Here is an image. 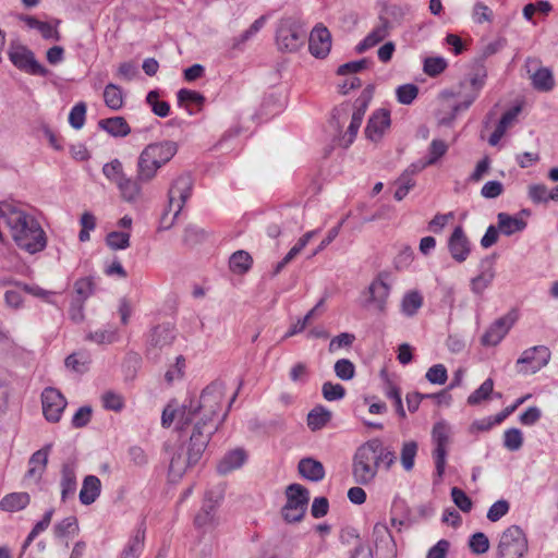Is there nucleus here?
I'll list each match as a JSON object with an SVG mask.
<instances>
[{"label":"nucleus","instance_id":"32","mask_svg":"<svg viewBox=\"0 0 558 558\" xmlns=\"http://www.w3.org/2000/svg\"><path fill=\"white\" fill-rule=\"evenodd\" d=\"M331 420V412L323 405H316L307 414V426L316 432L325 427Z\"/></svg>","mask_w":558,"mask_h":558},{"label":"nucleus","instance_id":"13","mask_svg":"<svg viewBox=\"0 0 558 558\" xmlns=\"http://www.w3.org/2000/svg\"><path fill=\"white\" fill-rule=\"evenodd\" d=\"M10 60L19 69L34 75H46L47 70L34 57V53L25 48H17L10 52Z\"/></svg>","mask_w":558,"mask_h":558},{"label":"nucleus","instance_id":"26","mask_svg":"<svg viewBox=\"0 0 558 558\" xmlns=\"http://www.w3.org/2000/svg\"><path fill=\"white\" fill-rule=\"evenodd\" d=\"M448 148L449 147L445 141L433 140L428 147L426 160L423 161L421 165H412V172H418L428 166L437 163V161L447 154Z\"/></svg>","mask_w":558,"mask_h":558},{"label":"nucleus","instance_id":"6","mask_svg":"<svg viewBox=\"0 0 558 558\" xmlns=\"http://www.w3.org/2000/svg\"><path fill=\"white\" fill-rule=\"evenodd\" d=\"M305 36L306 32L298 20L293 17L282 19L276 33L278 48L282 51H296L303 46Z\"/></svg>","mask_w":558,"mask_h":558},{"label":"nucleus","instance_id":"64","mask_svg":"<svg viewBox=\"0 0 558 558\" xmlns=\"http://www.w3.org/2000/svg\"><path fill=\"white\" fill-rule=\"evenodd\" d=\"M509 511V502L500 499L494 502L487 511V519L492 522H497Z\"/></svg>","mask_w":558,"mask_h":558},{"label":"nucleus","instance_id":"34","mask_svg":"<svg viewBox=\"0 0 558 558\" xmlns=\"http://www.w3.org/2000/svg\"><path fill=\"white\" fill-rule=\"evenodd\" d=\"M145 541V530L140 527L135 534L129 539L126 546L121 553L120 558H138Z\"/></svg>","mask_w":558,"mask_h":558},{"label":"nucleus","instance_id":"33","mask_svg":"<svg viewBox=\"0 0 558 558\" xmlns=\"http://www.w3.org/2000/svg\"><path fill=\"white\" fill-rule=\"evenodd\" d=\"M498 230L505 235H511L515 232L522 231L526 227V222L517 217H512L506 213H499Z\"/></svg>","mask_w":558,"mask_h":558},{"label":"nucleus","instance_id":"12","mask_svg":"<svg viewBox=\"0 0 558 558\" xmlns=\"http://www.w3.org/2000/svg\"><path fill=\"white\" fill-rule=\"evenodd\" d=\"M390 112L386 109L376 110L368 119L365 136L367 140L378 143L381 141L385 132L390 128Z\"/></svg>","mask_w":558,"mask_h":558},{"label":"nucleus","instance_id":"1","mask_svg":"<svg viewBox=\"0 0 558 558\" xmlns=\"http://www.w3.org/2000/svg\"><path fill=\"white\" fill-rule=\"evenodd\" d=\"M223 397L222 384L214 381L202 391L198 400H191L180 409L178 428L183 430L190 424H194L192 432L194 459L206 449L213 434L217 430L215 416L221 410Z\"/></svg>","mask_w":558,"mask_h":558},{"label":"nucleus","instance_id":"5","mask_svg":"<svg viewBox=\"0 0 558 558\" xmlns=\"http://www.w3.org/2000/svg\"><path fill=\"white\" fill-rule=\"evenodd\" d=\"M378 468L375 451L366 441L357 448L353 457L352 475L354 482L360 485L371 484L378 473Z\"/></svg>","mask_w":558,"mask_h":558},{"label":"nucleus","instance_id":"56","mask_svg":"<svg viewBox=\"0 0 558 558\" xmlns=\"http://www.w3.org/2000/svg\"><path fill=\"white\" fill-rule=\"evenodd\" d=\"M451 498L454 505L462 511V512H470L472 510L473 502L471 498L461 489L458 487L451 488Z\"/></svg>","mask_w":558,"mask_h":558},{"label":"nucleus","instance_id":"38","mask_svg":"<svg viewBox=\"0 0 558 558\" xmlns=\"http://www.w3.org/2000/svg\"><path fill=\"white\" fill-rule=\"evenodd\" d=\"M104 100L111 110H120L124 102L122 89L118 85L109 83L104 90Z\"/></svg>","mask_w":558,"mask_h":558},{"label":"nucleus","instance_id":"4","mask_svg":"<svg viewBox=\"0 0 558 558\" xmlns=\"http://www.w3.org/2000/svg\"><path fill=\"white\" fill-rule=\"evenodd\" d=\"M192 187L193 180L190 174H181L172 182L168 192V207L160 218V230H168L173 226L175 218L191 196Z\"/></svg>","mask_w":558,"mask_h":558},{"label":"nucleus","instance_id":"50","mask_svg":"<svg viewBox=\"0 0 558 558\" xmlns=\"http://www.w3.org/2000/svg\"><path fill=\"white\" fill-rule=\"evenodd\" d=\"M216 505L211 501L206 502L202 510L195 517V524L198 527H206L214 523Z\"/></svg>","mask_w":558,"mask_h":558},{"label":"nucleus","instance_id":"11","mask_svg":"<svg viewBox=\"0 0 558 558\" xmlns=\"http://www.w3.org/2000/svg\"><path fill=\"white\" fill-rule=\"evenodd\" d=\"M310 52L319 59L328 56L331 49V34L326 26L317 24L311 32L308 38Z\"/></svg>","mask_w":558,"mask_h":558},{"label":"nucleus","instance_id":"40","mask_svg":"<svg viewBox=\"0 0 558 558\" xmlns=\"http://www.w3.org/2000/svg\"><path fill=\"white\" fill-rule=\"evenodd\" d=\"M266 16H260L253 22V24L244 31L241 35L232 38L231 48L241 49V47L252 39L265 25Z\"/></svg>","mask_w":558,"mask_h":558},{"label":"nucleus","instance_id":"24","mask_svg":"<svg viewBox=\"0 0 558 558\" xmlns=\"http://www.w3.org/2000/svg\"><path fill=\"white\" fill-rule=\"evenodd\" d=\"M521 110V106H514L513 108L509 109L502 114L495 131L492 133L488 140V143L492 146H496L500 142L501 137L505 135L508 128L511 126L512 123L515 121Z\"/></svg>","mask_w":558,"mask_h":558},{"label":"nucleus","instance_id":"47","mask_svg":"<svg viewBox=\"0 0 558 558\" xmlns=\"http://www.w3.org/2000/svg\"><path fill=\"white\" fill-rule=\"evenodd\" d=\"M130 233L111 231L106 236V243L111 250H125L130 246Z\"/></svg>","mask_w":558,"mask_h":558},{"label":"nucleus","instance_id":"49","mask_svg":"<svg viewBox=\"0 0 558 558\" xmlns=\"http://www.w3.org/2000/svg\"><path fill=\"white\" fill-rule=\"evenodd\" d=\"M78 531L77 519L73 515L68 517L54 525V535L62 538L66 535L75 534Z\"/></svg>","mask_w":558,"mask_h":558},{"label":"nucleus","instance_id":"60","mask_svg":"<svg viewBox=\"0 0 558 558\" xmlns=\"http://www.w3.org/2000/svg\"><path fill=\"white\" fill-rule=\"evenodd\" d=\"M469 546L472 553L476 555H482L486 553L489 548L488 537L484 533L477 532L471 536L469 541Z\"/></svg>","mask_w":558,"mask_h":558},{"label":"nucleus","instance_id":"16","mask_svg":"<svg viewBox=\"0 0 558 558\" xmlns=\"http://www.w3.org/2000/svg\"><path fill=\"white\" fill-rule=\"evenodd\" d=\"M52 444H47L41 449L35 451L28 460V470L25 480H34L38 483L47 468L48 456L51 451Z\"/></svg>","mask_w":558,"mask_h":558},{"label":"nucleus","instance_id":"58","mask_svg":"<svg viewBox=\"0 0 558 558\" xmlns=\"http://www.w3.org/2000/svg\"><path fill=\"white\" fill-rule=\"evenodd\" d=\"M52 515H53V509H49L48 511H46L43 519L35 524V526L28 534V536L24 543V546H23L24 548L27 547L40 532L45 531L49 526Z\"/></svg>","mask_w":558,"mask_h":558},{"label":"nucleus","instance_id":"15","mask_svg":"<svg viewBox=\"0 0 558 558\" xmlns=\"http://www.w3.org/2000/svg\"><path fill=\"white\" fill-rule=\"evenodd\" d=\"M192 449H193V442H192V436H191L186 457L183 454V448H180L181 451L174 453L171 457L170 465H169V473L173 478H181L183 476V474L185 473L186 469L190 465L196 464L199 461L203 452L205 451V450H202L199 452V454L197 456V458L194 459L192 457V453H193Z\"/></svg>","mask_w":558,"mask_h":558},{"label":"nucleus","instance_id":"57","mask_svg":"<svg viewBox=\"0 0 558 558\" xmlns=\"http://www.w3.org/2000/svg\"><path fill=\"white\" fill-rule=\"evenodd\" d=\"M85 116L86 105L84 102L76 104L69 114V122L71 126L75 130L82 129L85 123Z\"/></svg>","mask_w":558,"mask_h":558},{"label":"nucleus","instance_id":"37","mask_svg":"<svg viewBox=\"0 0 558 558\" xmlns=\"http://www.w3.org/2000/svg\"><path fill=\"white\" fill-rule=\"evenodd\" d=\"M531 78L533 87L539 92H550L555 86L553 72L548 68H539Z\"/></svg>","mask_w":558,"mask_h":558},{"label":"nucleus","instance_id":"51","mask_svg":"<svg viewBox=\"0 0 558 558\" xmlns=\"http://www.w3.org/2000/svg\"><path fill=\"white\" fill-rule=\"evenodd\" d=\"M523 445V435L519 428L507 429L504 434V446L510 451H518Z\"/></svg>","mask_w":558,"mask_h":558},{"label":"nucleus","instance_id":"42","mask_svg":"<svg viewBox=\"0 0 558 558\" xmlns=\"http://www.w3.org/2000/svg\"><path fill=\"white\" fill-rule=\"evenodd\" d=\"M22 20L31 28H36L37 31H39V33L41 34V36L44 38L59 40V38H60L59 32L57 31V28L51 26L49 23L41 22V21L37 20L36 17L29 16V15L22 17Z\"/></svg>","mask_w":558,"mask_h":558},{"label":"nucleus","instance_id":"3","mask_svg":"<svg viewBox=\"0 0 558 558\" xmlns=\"http://www.w3.org/2000/svg\"><path fill=\"white\" fill-rule=\"evenodd\" d=\"M178 151L172 141H163L147 145L137 160V179L141 182L151 181L163 165L169 162Z\"/></svg>","mask_w":558,"mask_h":558},{"label":"nucleus","instance_id":"46","mask_svg":"<svg viewBox=\"0 0 558 558\" xmlns=\"http://www.w3.org/2000/svg\"><path fill=\"white\" fill-rule=\"evenodd\" d=\"M494 390V381L492 378H487L474 392L468 398L470 405H476L484 400H487Z\"/></svg>","mask_w":558,"mask_h":558},{"label":"nucleus","instance_id":"31","mask_svg":"<svg viewBox=\"0 0 558 558\" xmlns=\"http://www.w3.org/2000/svg\"><path fill=\"white\" fill-rule=\"evenodd\" d=\"M29 502L31 497L27 493H11L0 500V509L15 512L26 508Z\"/></svg>","mask_w":558,"mask_h":558},{"label":"nucleus","instance_id":"9","mask_svg":"<svg viewBox=\"0 0 558 558\" xmlns=\"http://www.w3.org/2000/svg\"><path fill=\"white\" fill-rule=\"evenodd\" d=\"M389 277V274L386 271L379 272L367 290L368 299L366 300V305L374 306L379 313H385L386 311L390 294Z\"/></svg>","mask_w":558,"mask_h":558},{"label":"nucleus","instance_id":"52","mask_svg":"<svg viewBox=\"0 0 558 558\" xmlns=\"http://www.w3.org/2000/svg\"><path fill=\"white\" fill-rule=\"evenodd\" d=\"M102 172L108 180L116 184L125 177L122 163L118 159H113L110 162L106 163L102 167Z\"/></svg>","mask_w":558,"mask_h":558},{"label":"nucleus","instance_id":"59","mask_svg":"<svg viewBox=\"0 0 558 558\" xmlns=\"http://www.w3.org/2000/svg\"><path fill=\"white\" fill-rule=\"evenodd\" d=\"M322 392L327 401H336L344 397L345 389L340 384H332L330 381H327L323 385Z\"/></svg>","mask_w":558,"mask_h":558},{"label":"nucleus","instance_id":"35","mask_svg":"<svg viewBox=\"0 0 558 558\" xmlns=\"http://www.w3.org/2000/svg\"><path fill=\"white\" fill-rule=\"evenodd\" d=\"M373 451H375L377 463L383 462L387 470H389L397 460L395 451L389 447H384L383 442L375 438L368 440Z\"/></svg>","mask_w":558,"mask_h":558},{"label":"nucleus","instance_id":"19","mask_svg":"<svg viewBox=\"0 0 558 558\" xmlns=\"http://www.w3.org/2000/svg\"><path fill=\"white\" fill-rule=\"evenodd\" d=\"M76 486V464L74 461H66L61 466L60 487L62 501L74 497Z\"/></svg>","mask_w":558,"mask_h":558},{"label":"nucleus","instance_id":"10","mask_svg":"<svg viewBox=\"0 0 558 558\" xmlns=\"http://www.w3.org/2000/svg\"><path fill=\"white\" fill-rule=\"evenodd\" d=\"M43 413L47 421L57 423L66 407V400L62 393L52 388H46L41 393Z\"/></svg>","mask_w":558,"mask_h":558},{"label":"nucleus","instance_id":"20","mask_svg":"<svg viewBox=\"0 0 558 558\" xmlns=\"http://www.w3.org/2000/svg\"><path fill=\"white\" fill-rule=\"evenodd\" d=\"M357 102L359 100H356L348 131L339 137V145L344 148L349 147L353 143L366 111L367 104L365 101H361V104L357 105Z\"/></svg>","mask_w":558,"mask_h":558},{"label":"nucleus","instance_id":"2","mask_svg":"<svg viewBox=\"0 0 558 558\" xmlns=\"http://www.w3.org/2000/svg\"><path fill=\"white\" fill-rule=\"evenodd\" d=\"M7 227L16 246L28 254L43 252L47 246V235L38 220L22 208L13 205L7 213Z\"/></svg>","mask_w":558,"mask_h":558},{"label":"nucleus","instance_id":"8","mask_svg":"<svg viewBox=\"0 0 558 558\" xmlns=\"http://www.w3.org/2000/svg\"><path fill=\"white\" fill-rule=\"evenodd\" d=\"M550 356V350L545 345L529 348L522 352L517 361V365L522 366L519 372L535 374L549 363Z\"/></svg>","mask_w":558,"mask_h":558},{"label":"nucleus","instance_id":"30","mask_svg":"<svg viewBox=\"0 0 558 558\" xmlns=\"http://www.w3.org/2000/svg\"><path fill=\"white\" fill-rule=\"evenodd\" d=\"M486 70L484 66H480L474 74L470 77V85L473 88V93L469 96L468 100L457 105L454 107L456 111L468 109L472 102L476 99L480 89L484 86L486 78Z\"/></svg>","mask_w":558,"mask_h":558},{"label":"nucleus","instance_id":"29","mask_svg":"<svg viewBox=\"0 0 558 558\" xmlns=\"http://www.w3.org/2000/svg\"><path fill=\"white\" fill-rule=\"evenodd\" d=\"M287 504L306 511L310 500L308 490L300 484H291L286 489Z\"/></svg>","mask_w":558,"mask_h":558},{"label":"nucleus","instance_id":"44","mask_svg":"<svg viewBox=\"0 0 558 558\" xmlns=\"http://www.w3.org/2000/svg\"><path fill=\"white\" fill-rule=\"evenodd\" d=\"M417 454V442L414 440L404 441L400 452L402 468L410 472L414 468L415 457Z\"/></svg>","mask_w":558,"mask_h":558},{"label":"nucleus","instance_id":"53","mask_svg":"<svg viewBox=\"0 0 558 558\" xmlns=\"http://www.w3.org/2000/svg\"><path fill=\"white\" fill-rule=\"evenodd\" d=\"M335 373L341 380H350L355 375V366L348 359H340L335 363Z\"/></svg>","mask_w":558,"mask_h":558},{"label":"nucleus","instance_id":"41","mask_svg":"<svg viewBox=\"0 0 558 558\" xmlns=\"http://www.w3.org/2000/svg\"><path fill=\"white\" fill-rule=\"evenodd\" d=\"M252 256L245 251H236L230 257L229 265L230 269L234 274H245L252 267Z\"/></svg>","mask_w":558,"mask_h":558},{"label":"nucleus","instance_id":"39","mask_svg":"<svg viewBox=\"0 0 558 558\" xmlns=\"http://www.w3.org/2000/svg\"><path fill=\"white\" fill-rule=\"evenodd\" d=\"M423 305V296L418 291H410L401 301V311L405 316L412 317Z\"/></svg>","mask_w":558,"mask_h":558},{"label":"nucleus","instance_id":"18","mask_svg":"<svg viewBox=\"0 0 558 558\" xmlns=\"http://www.w3.org/2000/svg\"><path fill=\"white\" fill-rule=\"evenodd\" d=\"M514 323V318L510 315L498 318L482 337V344L497 345L508 333Z\"/></svg>","mask_w":558,"mask_h":558},{"label":"nucleus","instance_id":"21","mask_svg":"<svg viewBox=\"0 0 558 558\" xmlns=\"http://www.w3.org/2000/svg\"><path fill=\"white\" fill-rule=\"evenodd\" d=\"M390 28L389 20L380 17L379 24L356 46V51L362 53L383 41L389 35Z\"/></svg>","mask_w":558,"mask_h":558},{"label":"nucleus","instance_id":"23","mask_svg":"<svg viewBox=\"0 0 558 558\" xmlns=\"http://www.w3.org/2000/svg\"><path fill=\"white\" fill-rule=\"evenodd\" d=\"M246 458V452L243 449H233L227 452L219 461L217 471L219 474L226 475L236 469H240L244 464Z\"/></svg>","mask_w":558,"mask_h":558},{"label":"nucleus","instance_id":"61","mask_svg":"<svg viewBox=\"0 0 558 558\" xmlns=\"http://www.w3.org/2000/svg\"><path fill=\"white\" fill-rule=\"evenodd\" d=\"M355 340V336L349 332H341L340 335L333 337L330 340L328 350L330 353H333L341 348H350Z\"/></svg>","mask_w":558,"mask_h":558},{"label":"nucleus","instance_id":"48","mask_svg":"<svg viewBox=\"0 0 558 558\" xmlns=\"http://www.w3.org/2000/svg\"><path fill=\"white\" fill-rule=\"evenodd\" d=\"M447 61L442 57H428L424 60L423 71L430 77L442 73L447 68Z\"/></svg>","mask_w":558,"mask_h":558},{"label":"nucleus","instance_id":"62","mask_svg":"<svg viewBox=\"0 0 558 558\" xmlns=\"http://www.w3.org/2000/svg\"><path fill=\"white\" fill-rule=\"evenodd\" d=\"M101 401H102V405L105 409L111 410L114 412L121 411L124 405L122 396H120L116 392H112V391L105 392L101 396Z\"/></svg>","mask_w":558,"mask_h":558},{"label":"nucleus","instance_id":"36","mask_svg":"<svg viewBox=\"0 0 558 558\" xmlns=\"http://www.w3.org/2000/svg\"><path fill=\"white\" fill-rule=\"evenodd\" d=\"M141 182L137 178L133 180L131 178L124 177L121 181L117 183V186L121 193V196L126 202H135L141 195Z\"/></svg>","mask_w":558,"mask_h":558},{"label":"nucleus","instance_id":"55","mask_svg":"<svg viewBox=\"0 0 558 558\" xmlns=\"http://www.w3.org/2000/svg\"><path fill=\"white\" fill-rule=\"evenodd\" d=\"M89 357L85 353H73L65 359V366L77 373H83L87 369Z\"/></svg>","mask_w":558,"mask_h":558},{"label":"nucleus","instance_id":"54","mask_svg":"<svg viewBox=\"0 0 558 558\" xmlns=\"http://www.w3.org/2000/svg\"><path fill=\"white\" fill-rule=\"evenodd\" d=\"M397 99L402 105H410L417 97L418 87L414 84H404L396 90Z\"/></svg>","mask_w":558,"mask_h":558},{"label":"nucleus","instance_id":"63","mask_svg":"<svg viewBox=\"0 0 558 558\" xmlns=\"http://www.w3.org/2000/svg\"><path fill=\"white\" fill-rule=\"evenodd\" d=\"M425 377L430 384L444 385L448 378L447 369L442 364L433 365Z\"/></svg>","mask_w":558,"mask_h":558},{"label":"nucleus","instance_id":"17","mask_svg":"<svg viewBox=\"0 0 558 558\" xmlns=\"http://www.w3.org/2000/svg\"><path fill=\"white\" fill-rule=\"evenodd\" d=\"M451 257L458 263L464 262L470 254V242L461 226H457L448 241Z\"/></svg>","mask_w":558,"mask_h":558},{"label":"nucleus","instance_id":"43","mask_svg":"<svg viewBox=\"0 0 558 558\" xmlns=\"http://www.w3.org/2000/svg\"><path fill=\"white\" fill-rule=\"evenodd\" d=\"M96 284L93 277L80 278L74 282L75 299L85 302L95 292Z\"/></svg>","mask_w":558,"mask_h":558},{"label":"nucleus","instance_id":"22","mask_svg":"<svg viewBox=\"0 0 558 558\" xmlns=\"http://www.w3.org/2000/svg\"><path fill=\"white\" fill-rule=\"evenodd\" d=\"M481 272L471 280V291L474 294L482 295L483 292L490 286L495 278V270L493 263L485 259L481 264Z\"/></svg>","mask_w":558,"mask_h":558},{"label":"nucleus","instance_id":"28","mask_svg":"<svg viewBox=\"0 0 558 558\" xmlns=\"http://www.w3.org/2000/svg\"><path fill=\"white\" fill-rule=\"evenodd\" d=\"M100 129L116 137H124L131 133V128L123 117H112L98 122Z\"/></svg>","mask_w":558,"mask_h":558},{"label":"nucleus","instance_id":"25","mask_svg":"<svg viewBox=\"0 0 558 558\" xmlns=\"http://www.w3.org/2000/svg\"><path fill=\"white\" fill-rule=\"evenodd\" d=\"M299 473L311 482H319L325 477V468L318 460L303 458L298 464Z\"/></svg>","mask_w":558,"mask_h":558},{"label":"nucleus","instance_id":"27","mask_svg":"<svg viewBox=\"0 0 558 558\" xmlns=\"http://www.w3.org/2000/svg\"><path fill=\"white\" fill-rule=\"evenodd\" d=\"M101 483L100 480L95 475H87L83 480V485L80 490V501L83 505L93 504L100 495Z\"/></svg>","mask_w":558,"mask_h":558},{"label":"nucleus","instance_id":"7","mask_svg":"<svg viewBox=\"0 0 558 558\" xmlns=\"http://www.w3.org/2000/svg\"><path fill=\"white\" fill-rule=\"evenodd\" d=\"M527 550V539L522 529L511 525L500 537L498 551L500 557L522 558Z\"/></svg>","mask_w":558,"mask_h":558},{"label":"nucleus","instance_id":"45","mask_svg":"<svg viewBox=\"0 0 558 558\" xmlns=\"http://www.w3.org/2000/svg\"><path fill=\"white\" fill-rule=\"evenodd\" d=\"M159 93L157 90H150L146 96V102L150 106L151 111L160 117L166 118L170 113V105L167 101H160Z\"/></svg>","mask_w":558,"mask_h":558},{"label":"nucleus","instance_id":"14","mask_svg":"<svg viewBox=\"0 0 558 558\" xmlns=\"http://www.w3.org/2000/svg\"><path fill=\"white\" fill-rule=\"evenodd\" d=\"M175 339V332L169 325H159L155 327L148 338V352L156 356L160 351L170 347Z\"/></svg>","mask_w":558,"mask_h":558}]
</instances>
